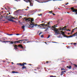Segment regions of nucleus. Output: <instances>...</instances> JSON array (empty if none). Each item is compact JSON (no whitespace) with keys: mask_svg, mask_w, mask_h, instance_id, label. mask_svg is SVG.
<instances>
[{"mask_svg":"<svg viewBox=\"0 0 77 77\" xmlns=\"http://www.w3.org/2000/svg\"><path fill=\"white\" fill-rule=\"evenodd\" d=\"M5 42H5V43H6V42H10V43L11 44H14V41H4Z\"/></svg>","mask_w":77,"mask_h":77,"instance_id":"7","label":"nucleus"},{"mask_svg":"<svg viewBox=\"0 0 77 77\" xmlns=\"http://www.w3.org/2000/svg\"><path fill=\"white\" fill-rule=\"evenodd\" d=\"M68 2L67 3H66V4H65V5H68Z\"/></svg>","mask_w":77,"mask_h":77,"instance_id":"32","label":"nucleus"},{"mask_svg":"<svg viewBox=\"0 0 77 77\" xmlns=\"http://www.w3.org/2000/svg\"><path fill=\"white\" fill-rule=\"evenodd\" d=\"M0 42H5L4 41H3V40H0Z\"/></svg>","mask_w":77,"mask_h":77,"instance_id":"20","label":"nucleus"},{"mask_svg":"<svg viewBox=\"0 0 77 77\" xmlns=\"http://www.w3.org/2000/svg\"><path fill=\"white\" fill-rule=\"evenodd\" d=\"M61 73H64V72H63V71L61 72Z\"/></svg>","mask_w":77,"mask_h":77,"instance_id":"41","label":"nucleus"},{"mask_svg":"<svg viewBox=\"0 0 77 77\" xmlns=\"http://www.w3.org/2000/svg\"><path fill=\"white\" fill-rule=\"evenodd\" d=\"M49 13H51L52 12H53V11H49Z\"/></svg>","mask_w":77,"mask_h":77,"instance_id":"35","label":"nucleus"},{"mask_svg":"<svg viewBox=\"0 0 77 77\" xmlns=\"http://www.w3.org/2000/svg\"><path fill=\"white\" fill-rule=\"evenodd\" d=\"M27 21H30V20H29V18H28L27 19Z\"/></svg>","mask_w":77,"mask_h":77,"instance_id":"25","label":"nucleus"},{"mask_svg":"<svg viewBox=\"0 0 77 77\" xmlns=\"http://www.w3.org/2000/svg\"><path fill=\"white\" fill-rule=\"evenodd\" d=\"M18 21L20 24H21V22H20V20H19Z\"/></svg>","mask_w":77,"mask_h":77,"instance_id":"30","label":"nucleus"},{"mask_svg":"<svg viewBox=\"0 0 77 77\" xmlns=\"http://www.w3.org/2000/svg\"><path fill=\"white\" fill-rule=\"evenodd\" d=\"M48 30V29H46L45 31L44 32H48L47 30Z\"/></svg>","mask_w":77,"mask_h":77,"instance_id":"23","label":"nucleus"},{"mask_svg":"<svg viewBox=\"0 0 77 77\" xmlns=\"http://www.w3.org/2000/svg\"><path fill=\"white\" fill-rule=\"evenodd\" d=\"M63 71V72H66V71Z\"/></svg>","mask_w":77,"mask_h":77,"instance_id":"37","label":"nucleus"},{"mask_svg":"<svg viewBox=\"0 0 77 77\" xmlns=\"http://www.w3.org/2000/svg\"><path fill=\"white\" fill-rule=\"evenodd\" d=\"M22 45H18V47H20V48H23V46Z\"/></svg>","mask_w":77,"mask_h":77,"instance_id":"11","label":"nucleus"},{"mask_svg":"<svg viewBox=\"0 0 77 77\" xmlns=\"http://www.w3.org/2000/svg\"><path fill=\"white\" fill-rule=\"evenodd\" d=\"M68 34L69 35V34H70V33H68Z\"/></svg>","mask_w":77,"mask_h":77,"instance_id":"60","label":"nucleus"},{"mask_svg":"<svg viewBox=\"0 0 77 77\" xmlns=\"http://www.w3.org/2000/svg\"><path fill=\"white\" fill-rule=\"evenodd\" d=\"M5 9H6V10H8L7 9V8H5Z\"/></svg>","mask_w":77,"mask_h":77,"instance_id":"44","label":"nucleus"},{"mask_svg":"<svg viewBox=\"0 0 77 77\" xmlns=\"http://www.w3.org/2000/svg\"><path fill=\"white\" fill-rule=\"evenodd\" d=\"M24 27H25L24 26H22V29H24Z\"/></svg>","mask_w":77,"mask_h":77,"instance_id":"22","label":"nucleus"},{"mask_svg":"<svg viewBox=\"0 0 77 77\" xmlns=\"http://www.w3.org/2000/svg\"><path fill=\"white\" fill-rule=\"evenodd\" d=\"M63 36L64 37H66V38H71V37H73V36H75V35H74V34H73V35H70V36H66V35H64Z\"/></svg>","mask_w":77,"mask_h":77,"instance_id":"6","label":"nucleus"},{"mask_svg":"<svg viewBox=\"0 0 77 77\" xmlns=\"http://www.w3.org/2000/svg\"><path fill=\"white\" fill-rule=\"evenodd\" d=\"M75 29H76L75 28V29H74V30H75Z\"/></svg>","mask_w":77,"mask_h":77,"instance_id":"54","label":"nucleus"},{"mask_svg":"<svg viewBox=\"0 0 77 77\" xmlns=\"http://www.w3.org/2000/svg\"><path fill=\"white\" fill-rule=\"evenodd\" d=\"M48 42H50L49 41H48Z\"/></svg>","mask_w":77,"mask_h":77,"instance_id":"64","label":"nucleus"},{"mask_svg":"<svg viewBox=\"0 0 77 77\" xmlns=\"http://www.w3.org/2000/svg\"><path fill=\"white\" fill-rule=\"evenodd\" d=\"M67 31H71V30H69V29H68L67 30Z\"/></svg>","mask_w":77,"mask_h":77,"instance_id":"39","label":"nucleus"},{"mask_svg":"<svg viewBox=\"0 0 77 77\" xmlns=\"http://www.w3.org/2000/svg\"><path fill=\"white\" fill-rule=\"evenodd\" d=\"M50 35H48V37L47 38H50Z\"/></svg>","mask_w":77,"mask_h":77,"instance_id":"27","label":"nucleus"},{"mask_svg":"<svg viewBox=\"0 0 77 77\" xmlns=\"http://www.w3.org/2000/svg\"><path fill=\"white\" fill-rule=\"evenodd\" d=\"M51 23H52V22L49 21V22L47 23V24H45V23H42L40 25H37V24H32L29 25V27H28V28H33L34 26L36 27L37 26H38V27H42V26H45V27H48L49 25L51 24Z\"/></svg>","mask_w":77,"mask_h":77,"instance_id":"1","label":"nucleus"},{"mask_svg":"<svg viewBox=\"0 0 77 77\" xmlns=\"http://www.w3.org/2000/svg\"><path fill=\"white\" fill-rule=\"evenodd\" d=\"M26 2L27 3L29 2L30 3V5L31 6H32V3H31V1L30 0H26Z\"/></svg>","mask_w":77,"mask_h":77,"instance_id":"8","label":"nucleus"},{"mask_svg":"<svg viewBox=\"0 0 77 77\" xmlns=\"http://www.w3.org/2000/svg\"><path fill=\"white\" fill-rule=\"evenodd\" d=\"M8 21H12V22H14L15 23H16V21H14V20H13L12 19H7Z\"/></svg>","mask_w":77,"mask_h":77,"instance_id":"10","label":"nucleus"},{"mask_svg":"<svg viewBox=\"0 0 77 77\" xmlns=\"http://www.w3.org/2000/svg\"><path fill=\"white\" fill-rule=\"evenodd\" d=\"M2 40H2V41H5V38H2Z\"/></svg>","mask_w":77,"mask_h":77,"instance_id":"19","label":"nucleus"},{"mask_svg":"<svg viewBox=\"0 0 77 77\" xmlns=\"http://www.w3.org/2000/svg\"><path fill=\"white\" fill-rule=\"evenodd\" d=\"M12 72L13 73V74H14V73H18V72L14 71H12Z\"/></svg>","mask_w":77,"mask_h":77,"instance_id":"14","label":"nucleus"},{"mask_svg":"<svg viewBox=\"0 0 77 77\" xmlns=\"http://www.w3.org/2000/svg\"><path fill=\"white\" fill-rule=\"evenodd\" d=\"M72 10V12H75V14L77 15V9H75L74 7L71 8H70Z\"/></svg>","mask_w":77,"mask_h":77,"instance_id":"5","label":"nucleus"},{"mask_svg":"<svg viewBox=\"0 0 77 77\" xmlns=\"http://www.w3.org/2000/svg\"><path fill=\"white\" fill-rule=\"evenodd\" d=\"M61 33H62V35H65V34H64L65 33V32H63L62 31H61Z\"/></svg>","mask_w":77,"mask_h":77,"instance_id":"17","label":"nucleus"},{"mask_svg":"<svg viewBox=\"0 0 77 77\" xmlns=\"http://www.w3.org/2000/svg\"><path fill=\"white\" fill-rule=\"evenodd\" d=\"M63 73H61V75H63Z\"/></svg>","mask_w":77,"mask_h":77,"instance_id":"48","label":"nucleus"},{"mask_svg":"<svg viewBox=\"0 0 77 77\" xmlns=\"http://www.w3.org/2000/svg\"><path fill=\"white\" fill-rule=\"evenodd\" d=\"M41 15H42V14H39V16H41Z\"/></svg>","mask_w":77,"mask_h":77,"instance_id":"40","label":"nucleus"},{"mask_svg":"<svg viewBox=\"0 0 77 77\" xmlns=\"http://www.w3.org/2000/svg\"><path fill=\"white\" fill-rule=\"evenodd\" d=\"M10 35L11 36V35H12V34H10Z\"/></svg>","mask_w":77,"mask_h":77,"instance_id":"51","label":"nucleus"},{"mask_svg":"<svg viewBox=\"0 0 77 77\" xmlns=\"http://www.w3.org/2000/svg\"><path fill=\"white\" fill-rule=\"evenodd\" d=\"M67 68H69V69H71V66H67Z\"/></svg>","mask_w":77,"mask_h":77,"instance_id":"15","label":"nucleus"},{"mask_svg":"<svg viewBox=\"0 0 77 77\" xmlns=\"http://www.w3.org/2000/svg\"><path fill=\"white\" fill-rule=\"evenodd\" d=\"M72 30H73V31H74V29H72Z\"/></svg>","mask_w":77,"mask_h":77,"instance_id":"61","label":"nucleus"},{"mask_svg":"<svg viewBox=\"0 0 77 77\" xmlns=\"http://www.w3.org/2000/svg\"><path fill=\"white\" fill-rule=\"evenodd\" d=\"M3 62H5V61H3Z\"/></svg>","mask_w":77,"mask_h":77,"instance_id":"52","label":"nucleus"},{"mask_svg":"<svg viewBox=\"0 0 77 77\" xmlns=\"http://www.w3.org/2000/svg\"><path fill=\"white\" fill-rule=\"evenodd\" d=\"M72 32H74V30H72Z\"/></svg>","mask_w":77,"mask_h":77,"instance_id":"43","label":"nucleus"},{"mask_svg":"<svg viewBox=\"0 0 77 77\" xmlns=\"http://www.w3.org/2000/svg\"><path fill=\"white\" fill-rule=\"evenodd\" d=\"M75 29H76L75 28V29H74V30H75Z\"/></svg>","mask_w":77,"mask_h":77,"instance_id":"55","label":"nucleus"},{"mask_svg":"<svg viewBox=\"0 0 77 77\" xmlns=\"http://www.w3.org/2000/svg\"><path fill=\"white\" fill-rule=\"evenodd\" d=\"M9 19H11L12 20V19H16V18H14V17H13V16H12L11 15H10L9 16Z\"/></svg>","mask_w":77,"mask_h":77,"instance_id":"9","label":"nucleus"},{"mask_svg":"<svg viewBox=\"0 0 77 77\" xmlns=\"http://www.w3.org/2000/svg\"><path fill=\"white\" fill-rule=\"evenodd\" d=\"M27 39H24L23 40H19L18 41H14V44H17H17H18V43H19V44H22V42H23V41H27Z\"/></svg>","mask_w":77,"mask_h":77,"instance_id":"4","label":"nucleus"},{"mask_svg":"<svg viewBox=\"0 0 77 77\" xmlns=\"http://www.w3.org/2000/svg\"><path fill=\"white\" fill-rule=\"evenodd\" d=\"M54 43H57V42H54Z\"/></svg>","mask_w":77,"mask_h":77,"instance_id":"56","label":"nucleus"},{"mask_svg":"<svg viewBox=\"0 0 77 77\" xmlns=\"http://www.w3.org/2000/svg\"><path fill=\"white\" fill-rule=\"evenodd\" d=\"M8 23V21H6L5 22V23Z\"/></svg>","mask_w":77,"mask_h":77,"instance_id":"36","label":"nucleus"},{"mask_svg":"<svg viewBox=\"0 0 77 77\" xmlns=\"http://www.w3.org/2000/svg\"><path fill=\"white\" fill-rule=\"evenodd\" d=\"M76 29H77V27L75 28Z\"/></svg>","mask_w":77,"mask_h":77,"instance_id":"62","label":"nucleus"},{"mask_svg":"<svg viewBox=\"0 0 77 77\" xmlns=\"http://www.w3.org/2000/svg\"><path fill=\"white\" fill-rule=\"evenodd\" d=\"M57 25H54V26H52V29H54V30L55 33V34L57 35L58 34H59L58 33H59V31L58 29H57L56 28V27H57Z\"/></svg>","mask_w":77,"mask_h":77,"instance_id":"3","label":"nucleus"},{"mask_svg":"<svg viewBox=\"0 0 77 77\" xmlns=\"http://www.w3.org/2000/svg\"><path fill=\"white\" fill-rule=\"evenodd\" d=\"M45 43H46V44H47V43H46V42H45Z\"/></svg>","mask_w":77,"mask_h":77,"instance_id":"53","label":"nucleus"},{"mask_svg":"<svg viewBox=\"0 0 77 77\" xmlns=\"http://www.w3.org/2000/svg\"><path fill=\"white\" fill-rule=\"evenodd\" d=\"M22 17V16H20V18H21Z\"/></svg>","mask_w":77,"mask_h":77,"instance_id":"50","label":"nucleus"},{"mask_svg":"<svg viewBox=\"0 0 77 77\" xmlns=\"http://www.w3.org/2000/svg\"><path fill=\"white\" fill-rule=\"evenodd\" d=\"M25 30V29H23V31H24Z\"/></svg>","mask_w":77,"mask_h":77,"instance_id":"45","label":"nucleus"},{"mask_svg":"<svg viewBox=\"0 0 77 77\" xmlns=\"http://www.w3.org/2000/svg\"><path fill=\"white\" fill-rule=\"evenodd\" d=\"M51 14H52L53 15H55L56 14L53 13H51Z\"/></svg>","mask_w":77,"mask_h":77,"instance_id":"31","label":"nucleus"},{"mask_svg":"<svg viewBox=\"0 0 77 77\" xmlns=\"http://www.w3.org/2000/svg\"><path fill=\"white\" fill-rule=\"evenodd\" d=\"M73 65H74V66H75V67L76 68H77V65H76V64H73Z\"/></svg>","mask_w":77,"mask_h":77,"instance_id":"21","label":"nucleus"},{"mask_svg":"<svg viewBox=\"0 0 77 77\" xmlns=\"http://www.w3.org/2000/svg\"><path fill=\"white\" fill-rule=\"evenodd\" d=\"M12 63V64H14V63L12 62V63Z\"/></svg>","mask_w":77,"mask_h":77,"instance_id":"49","label":"nucleus"},{"mask_svg":"<svg viewBox=\"0 0 77 77\" xmlns=\"http://www.w3.org/2000/svg\"><path fill=\"white\" fill-rule=\"evenodd\" d=\"M52 42L53 43H54V42Z\"/></svg>","mask_w":77,"mask_h":77,"instance_id":"47","label":"nucleus"},{"mask_svg":"<svg viewBox=\"0 0 77 77\" xmlns=\"http://www.w3.org/2000/svg\"><path fill=\"white\" fill-rule=\"evenodd\" d=\"M14 49H15V50H17L18 48H14Z\"/></svg>","mask_w":77,"mask_h":77,"instance_id":"29","label":"nucleus"},{"mask_svg":"<svg viewBox=\"0 0 77 77\" xmlns=\"http://www.w3.org/2000/svg\"><path fill=\"white\" fill-rule=\"evenodd\" d=\"M6 20H7V19H9V17H8L7 16H6Z\"/></svg>","mask_w":77,"mask_h":77,"instance_id":"16","label":"nucleus"},{"mask_svg":"<svg viewBox=\"0 0 77 77\" xmlns=\"http://www.w3.org/2000/svg\"><path fill=\"white\" fill-rule=\"evenodd\" d=\"M61 70H65V69L63 68H62L61 69Z\"/></svg>","mask_w":77,"mask_h":77,"instance_id":"26","label":"nucleus"},{"mask_svg":"<svg viewBox=\"0 0 77 77\" xmlns=\"http://www.w3.org/2000/svg\"><path fill=\"white\" fill-rule=\"evenodd\" d=\"M67 13H68V14H69V12H67Z\"/></svg>","mask_w":77,"mask_h":77,"instance_id":"58","label":"nucleus"},{"mask_svg":"<svg viewBox=\"0 0 77 77\" xmlns=\"http://www.w3.org/2000/svg\"><path fill=\"white\" fill-rule=\"evenodd\" d=\"M43 22H44V21H42V23H43Z\"/></svg>","mask_w":77,"mask_h":77,"instance_id":"63","label":"nucleus"},{"mask_svg":"<svg viewBox=\"0 0 77 77\" xmlns=\"http://www.w3.org/2000/svg\"><path fill=\"white\" fill-rule=\"evenodd\" d=\"M7 15H9V14H7Z\"/></svg>","mask_w":77,"mask_h":77,"instance_id":"57","label":"nucleus"},{"mask_svg":"<svg viewBox=\"0 0 77 77\" xmlns=\"http://www.w3.org/2000/svg\"><path fill=\"white\" fill-rule=\"evenodd\" d=\"M16 35H20V34H16Z\"/></svg>","mask_w":77,"mask_h":77,"instance_id":"33","label":"nucleus"},{"mask_svg":"<svg viewBox=\"0 0 77 77\" xmlns=\"http://www.w3.org/2000/svg\"><path fill=\"white\" fill-rule=\"evenodd\" d=\"M14 48L18 47V45H14Z\"/></svg>","mask_w":77,"mask_h":77,"instance_id":"18","label":"nucleus"},{"mask_svg":"<svg viewBox=\"0 0 77 77\" xmlns=\"http://www.w3.org/2000/svg\"><path fill=\"white\" fill-rule=\"evenodd\" d=\"M66 28V26H65L63 28H61V29H60V30H63V29H65V28Z\"/></svg>","mask_w":77,"mask_h":77,"instance_id":"13","label":"nucleus"},{"mask_svg":"<svg viewBox=\"0 0 77 77\" xmlns=\"http://www.w3.org/2000/svg\"><path fill=\"white\" fill-rule=\"evenodd\" d=\"M8 9H10V8H9V7H8Z\"/></svg>","mask_w":77,"mask_h":77,"instance_id":"46","label":"nucleus"},{"mask_svg":"<svg viewBox=\"0 0 77 77\" xmlns=\"http://www.w3.org/2000/svg\"><path fill=\"white\" fill-rule=\"evenodd\" d=\"M41 33H42V32H40L39 33V35H41Z\"/></svg>","mask_w":77,"mask_h":77,"instance_id":"38","label":"nucleus"},{"mask_svg":"<svg viewBox=\"0 0 77 77\" xmlns=\"http://www.w3.org/2000/svg\"><path fill=\"white\" fill-rule=\"evenodd\" d=\"M17 65H19V66H23L22 67V69H27V67L26 66H24V65H27V64L26 63H17Z\"/></svg>","mask_w":77,"mask_h":77,"instance_id":"2","label":"nucleus"},{"mask_svg":"<svg viewBox=\"0 0 77 77\" xmlns=\"http://www.w3.org/2000/svg\"><path fill=\"white\" fill-rule=\"evenodd\" d=\"M34 20H33V19H32L31 20H30V21L31 23H33V21H34Z\"/></svg>","mask_w":77,"mask_h":77,"instance_id":"12","label":"nucleus"},{"mask_svg":"<svg viewBox=\"0 0 77 77\" xmlns=\"http://www.w3.org/2000/svg\"><path fill=\"white\" fill-rule=\"evenodd\" d=\"M41 38H43V37H44V35H41Z\"/></svg>","mask_w":77,"mask_h":77,"instance_id":"28","label":"nucleus"},{"mask_svg":"<svg viewBox=\"0 0 77 77\" xmlns=\"http://www.w3.org/2000/svg\"><path fill=\"white\" fill-rule=\"evenodd\" d=\"M25 20H26V21H27V19H25Z\"/></svg>","mask_w":77,"mask_h":77,"instance_id":"42","label":"nucleus"},{"mask_svg":"<svg viewBox=\"0 0 77 77\" xmlns=\"http://www.w3.org/2000/svg\"><path fill=\"white\" fill-rule=\"evenodd\" d=\"M9 14H11V13H9Z\"/></svg>","mask_w":77,"mask_h":77,"instance_id":"59","label":"nucleus"},{"mask_svg":"<svg viewBox=\"0 0 77 77\" xmlns=\"http://www.w3.org/2000/svg\"><path fill=\"white\" fill-rule=\"evenodd\" d=\"M74 44L75 45H76V44H77V43H74Z\"/></svg>","mask_w":77,"mask_h":77,"instance_id":"34","label":"nucleus"},{"mask_svg":"<svg viewBox=\"0 0 77 77\" xmlns=\"http://www.w3.org/2000/svg\"><path fill=\"white\" fill-rule=\"evenodd\" d=\"M50 62H50L49 61H47L46 63H50Z\"/></svg>","mask_w":77,"mask_h":77,"instance_id":"24","label":"nucleus"}]
</instances>
